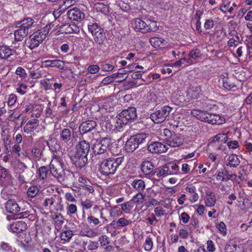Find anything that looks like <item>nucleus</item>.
<instances>
[{
    "label": "nucleus",
    "mask_w": 252,
    "mask_h": 252,
    "mask_svg": "<svg viewBox=\"0 0 252 252\" xmlns=\"http://www.w3.org/2000/svg\"><path fill=\"white\" fill-rule=\"evenodd\" d=\"M57 21L54 23H50L44 27L38 29L29 36L28 47L33 49L38 47L46 39L50 31L56 25H58Z\"/></svg>",
    "instance_id": "f257e3e1"
},
{
    "label": "nucleus",
    "mask_w": 252,
    "mask_h": 252,
    "mask_svg": "<svg viewBox=\"0 0 252 252\" xmlns=\"http://www.w3.org/2000/svg\"><path fill=\"white\" fill-rule=\"evenodd\" d=\"M131 27L136 32L142 33L155 32L158 28L156 21L148 18H134L131 21Z\"/></svg>",
    "instance_id": "f03ea898"
},
{
    "label": "nucleus",
    "mask_w": 252,
    "mask_h": 252,
    "mask_svg": "<svg viewBox=\"0 0 252 252\" xmlns=\"http://www.w3.org/2000/svg\"><path fill=\"white\" fill-rule=\"evenodd\" d=\"M192 116L197 119L212 125H221L225 123V118L219 114L209 113L198 109H193L191 112Z\"/></svg>",
    "instance_id": "7ed1b4c3"
},
{
    "label": "nucleus",
    "mask_w": 252,
    "mask_h": 252,
    "mask_svg": "<svg viewBox=\"0 0 252 252\" xmlns=\"http://www.w3.org/2000/svg\"><path fill=\"white\" fill-rule=\"evenodd\" d=\"M63 166L64 163L60 156L53 154L52 160L49 164L50 173L61 182L65 180V172Z\"/></svg>",
    "instance_id": "20e7f679"
},
{
    "label": "nucleus",
    "mask_w": 252,
    "mask_h": 252,
    "mask_svg": "<svg viewBox=\"0 0 252 252\" xmlns=\"http://www.w3.org/2000/svg\"><path fill=\"white\" fill-rule=\"evenodd\" d=\"M124 158H109L101 163L99 168V172L105 176L115 173L119 166L122 164Z\"/></svg>",
    "instance_id": "39448f33"
},
{
    "label": "nucleus",
    "mask_w": 252,
    "mask_h": 252,
    "mask_svg": "<svg viewBox=\"0 0 252 252\" xmlns=\"http://www.w3.org/2000/svg\"><path fill=\"white\" fill-rule=\"evenodd\" d=\"M90 145L86 140H82L79 142L76 147V152L75 158L76 161L80 163V166H84L87 161V156L90 151Z\"/></svg>",
    "instance_id": "423d86ee"
},
{
    "label": "nucleus",
    "mask_w": 252,
    "mask_h": 252,
    "mask_svg": "<svg viewBox=\"0 0 252 252\" xmlns=\"http://www.w3.org/2000/svg\"><path fill=\"white\" fill-rule=\"evenodd\" d=\"M137 117L136 109L135 107H130L125 109L116 118L117 126L122 127L129 121L133 120Z\"/></svg>",
    "instance_id": "0eeeda50"
},
{
    "label": "nucleus",
    "mask_w": 252,
    "mask_h": 252,
    "mask_svg": "<svg viewBox=\"0 0 252 252\" xmlns=\"http://www.w3.org/2000/svg\"><path fill=\"white\" fill-rule=\"evenodd\" d=\"M62 198L58 195H53L45 198L42 203V206L46 210L50 211H62L63 209Z\"/></svg>",
    "instance_id": "6e6552de"
},
{
    "label": "nucleus",
    "mask_w": 252,
    "mask_h": 252,
    "mask_svg": "<svg viewBox=\"0 0 252 252\" xmlns=\"http://www.w3.org/2000/svg\"><path fill=\"white\" fill-rule=\"evenodd\" d=\"M147 137V134L143 133L131 136L126 142V151L128 153H132L138 148L140 144L146 142Z\"/></svg>",
    "instance_id": "1a4fd4ad"
},
{
    "label": "nucleus",
    "mask_w": 252,
    "mask_h": 252,
    "mask_svg": "<svg viewBox=\"0 0 252 252\" xmlns=\"http://www.w3.org/2000/svg\"><path fill=\"white\" fill-rule=\"evenodd\" d=\"M162 135L165 137L164 140L166 144L172 147H179L184 141V139L181 134L172 133L167 128L163 129Z\"/></svg>",
    "instance_id": "9d476101"
},
{
    "label": "nucleus",
    "mask_w": 252,
    "mask_h": 252,
    "mask_svg": "<svg viewBox=\"0 0 252 252\" xmlns=\"http://www.w3.org/2000/svg\"><path fill=\"white\" fill-rule=\"evenodd\" d=\"M172 110V108L170 106H165L152 113L151 115V119L156 124L161 123L165 120Z\"/></svg>",
    "instance_id": "9b49d317"
},
{
    "label": "nucleus",
    "mask_w": 252,
    "mask_h": 252,
    "mask_svg": "<svg viewBox=\"0 0 252 252\" xmlns=\"http://www.w3.org/2000/svg\"><path fill=\"white\" fill-rule=\"evenodd\" d=\"M112 144L109 138H103L100 141H96L93 144V150L96 155L101 154L106 152L110 149Z\"/></svg>",
    "instance_id": "f8f14e48"
},
{
    "label": "nucleus",
    "mask_w": 252,
    "mask_h": 252,
    "mask_svg": "<svg viewBox=\"0 0 252 252\" xmlns=\"http://www.w3.org/2000/svg\"><path fill=\"white\" fill-rule=\"evenodd\" d=\"M13 179L5 168L0 167V186L1 187L10 186L13 185Z\"/></svg>",
    "instance_id": "ddd939ff"
},
{
    "label": "nucleus",
    "mask_w": 252,
    "mask_h": 252,
    "mask_svg": "<svg viewBox=\"0 0 252 252\" xmlns=\"http://www.w3.org/2000/svg\"><path fill=\"white\" fill-rule=\"evenodd\" d=\"M66 15L70 20L76 21H81L85 18L84 12L80 8L76 7L68 10Z\"/></svg>",
    "instance_id": "4468645a"
},
{
    "label": "nucleus",
    "mask_w": 252,
    "mask_h": 252,
    "mask_svg": "<svg viewBox=\"0 0 252 252\" xmlns=\"http://www.w3.org/2000/svg\"><path fill=\"white\" fill-rule=\"evenodd\" d=\"M168 147L165 144L159 142H153L148 146V150L153 154H161L166 152Z\"/></svg>",
    "instance_id": "2eb2a0df"
},
{
    "label": "nucleus",
    "mask_w": 252,
    "mask_h": 252,
    "mask_svg": "<svg viewBox=\"0 0 252 252\" xmlns=\"http://www.w3.org/2000/svg\"><path fill=\"white\" fill-rule=\"evenodd\" d=\"M154 166L152 163L149 161H145L141 164V171L145 177L149 179H151L155 175Z\"/></svg>",
    "instance_id": "dca6fc26"
},
{
    "label": "nucleus",
    "mask_w": 252,
    "mask_h": 252,
    "mask_svg": "<svg viewBox=\"0 0 252 252\" xmlns=\"http://www.w3.org/2000/svg\"><path fill=\"white\" fill-rule=\"evenodd\" d=\"M8 230L12 233H18L25 231L27 228L26 223L22 221H17L7 225Z\"/></svg>",
    "instance_id": "f3484780"
},
{
    "label": "nucleus",
    "mask_w": 252,
    "mask_h": 252,
    "mask_svg": "<svg viewBox=\"0 0 252 252\" xmlns=\"http://www.w3.org/2000/svg\"><path fill=\"white\" fill-rule=\"evenodd\" d=\"M216 175L217 180L220 182H227L236 176L235 174H229L224 168L218 170Z\"/></svg>",
    "instance_id": "a211bd4d"
},
{
    "label": "nucleus",
    "mask_w": 252,
    "mask_h": 252,
    "mask_svg": "<svg viewBox=\"0 0 252 252\" xmlns=\"http://www.w3.org/2000/svg\"><path fill=\"white\" fill-rule=\"evenodd\" d=\"M131 188L137 192H143L146 188L145 182L141 179H134L129 181Z\"/></svg>",
    "instance_id": "6ab92c4d"
},
{
    "label": "nucleus",
    "mask_w": 252,
    "mask_h": 252,
    "mask_svg": "<svg viewBox=\"0 0 252 252\" xmlns=\"http://www.w3.org/2000/svg\"><path fill=\"white\" fill-rule=\"evenodd\" d=\"M204 200L206 207H212L214 206L217 201L215 193L211 190H206Z\"/></svg>",
    "instance_id": "aec40b11"
},
{
    "label": "nucleus",
    "mask_w": 252,
    "mask_h": 252,
    "mask_svg": "<svg viewBox=\"0 0 252 252\" xmlns=\"http://www.w3.org/2000/svg\"><path fill=\"white\" fill-rule=\"evenodd\" d=\"M59 29L61 30L62 32H64L65 33H78L80 32L79 27L74 23L69 25L62 24L60 26Z\"/></svg>",
    "instance_id": "412c9836"
},
{
    "label": "nucleus",
    "mask_w": 252,
    "mask_h": 252,
    "mask_svg": "<svg viewBox=\"0 0 252 252\" xmlns=\"http://www.w3.org/2000/svg\"><path fill=\"white\" fill-rule=\"evenodd\" d=\"M186 191L189 196V200L191 203L196 202L199 198V195L196 192V189L193 185H189L185 188Z\"/></svg>",
    "instance_id": "4be33fe9"
},
{
    "label": "nucleus",
    "mask_w": 252,
    "mask_h": 252,
    "mask_svg": "<svg viewBox=\"0 0 252 252\" xmlns=\"http://www.w3.org/2000/svg\"><path fill=\"white\" fill-rule=\"evenodd\" d=\"M96 124L94 121H87L83 122L79 126V131L81 134L88 132L95 128Z\"/></svg>",
    "instance_id": "5701e85b"
},
{
    "label": "nucleus",
    "mask_w": 252,
    "mask_h": 252,
    "mask_svg": "<svg viewBox=\"0 0 252 252\" xmlns=\"http://www.w3.org/2000/svg\"><path fill=\"white\" fill-rule=\"evenodd\" d=\"M39 126V120L37 119H32L29 120L24 127V132L29 134L33 132Z\"/></svg>",
    "instance_id": "b1692460"
},
{
    "label": "nucleus",
    "mask_w": 252,
    "mask_h": 252,
    "mask_svg": "<svg viewBox=\"0 0 252 252\" xmlns=\"http://www.w3.org/2000/svg\"><path fill=\"white\" fill-rule=\"evenodd\" d=\"M5 209L9 213L17 214L20 210V207L13 200H9L5 204Z\"/></svg>",
    "instance_id": "393cba45"
},
{
    "label": "nucleus",
    "mask_w": 252,
    "mask_h": 252,
    "mask_svg": "<svg viewBox=\"0 0 252 252\" xmlns=\"http://www.w3.org/2000/svg\"><path fill=\"white\" fill-rule=\"evenodd\" d=\"M20 26L23 28L25 30L29 32V31L30 29L34 27L36 25L37 22L34 19L31 18H25L21 22Z\"/></svg>",
    "instance_id": "a878e982"
},
{
    "label": "nucleus",
    "mask_w": 252,
    "mask_h": 252,
    "mask_svg": "<svg viewBox=\"0 0 252 252\" xmlns=\"http://www.w3.org/2000/svg\"><path fill=\"white\" fill-rule=\"evenodd\" d=\"M201 89L199 87H190L187 92V96L189 99H197L199 97Z\"/></svg>",
    "instance_id": "bb28decb"
},
{
    "label": "nucleus",
    "mask_w": 252,
    "mask_h": 252,
    "mask_svg": "<svg viewBox=\"0 0 252 252\" xmlns=\"http://www.w3.org/2000/svg\"><path fill=\"white\" fill-rule=\"evenodd\" d=\"M150 42L154 48H164L166 42L162 38L159 37H152L150 39Z\"/></svg>",
    "instance_id": "cd10ccee"
},
{
    "label": "nucleus",
    "mask_w": 252,
    "mask_h": 252,
    "mask_svg": "<svg viewBox=\"0 0 252 252\" xmlns=\"http://www.w3.org/2000/svg\"><path fill=\"white\" fill-rule=\"evenodd\" d=\"M79 235L83 237H87L92 238L97 236L98 234L97 233L95 232L92 228L87 226L80 230Z\"/></svg>",
    "instance_id": "c85d7f7f"
},
{
    "label": "nucleus",
    "mask_w": 252,
    "mask_h": 252,
    "mask_svg": "<svg viewBox=\"0 0 252 252\" xmlns=\"http://www.w3.org/2000/svg\"><path fill=\"white\" fill-rule=\"evenodd\" d=\"M45 63L46 66L56 67L62 70L65 69L64 62L61 60H47L45 61Z\"/></svg>",
    "instance_id": "c756f323"
},
{
    "label": "nucleus",
    "mask_w": 252,
    "mask_h": 252,
    "mask_svg": "<svg viewBox=\"0 0 252 252\" xmlns=\"http://www.w3.org/2000/svg\"><path fill=\"white\" fill-rule=\"evenodd\" d=\"M14 51L6 46H0V58L5 59L13 55Z\"/></svg>",
    "instance_id": "7c9ffc66"
},
{
    "label": "nucleus",
    "mask_w": 252,
    "mask_h": 252,
    "mask_svg": "<svg viewBox=\"0 0 252 252\" xmlns=\"http://www.w3.org/2000/svg\"><path fill=\"white\" fill-rule=\"evenodd\" d=\"M155 172V174L159 178L170 175L169 169L166 165L156 168Z\"/></svg>",
    "instance_id": "2f4dec72"
},
{
    "label": "nucleus",
    "mask_w": 252,
    "mask_h": 252,
    "mask_svg": "<svg viewBox=\"0 0 252 252\" xmlns=\"http://www.w3.org/2000/svg\"><path fill=\"white\" fill-rule=\"evenodd\" d=\"M72 137L71 131L68 128H63L60 132L61 140L64 142H67L70 140Z\"/></svg>",
    "instance_id": "473e14b6"
},
{
    "label": "nucleus",
    "mask_w": 252,
    "mask_h": 252,
    "mask_svg": "<svg viewBox=\"0 0 252 252\" xmlns=\"http://www.w3.org/2000/svg\"><path fill=\"white\" fill-rule=\"evenodd\" d=\"M28 33L27 31L20 26L18 27V29L14 31L15 40L16 41L22 40Z\"/></svg>",
    "instance_id": "72a5a7b5"
},
{
    "label": "nucleus",
    "mask_w": 252,
    "mask_h": 252,
    "mask_svg": "<svg viewBox=\"0 0 252 252\" xmlns=\"http://www.w3.org/2000/svg\"><path fill=\"white\" fill-rule=\"evenodd\" d=\"M240 162L237 156L233 154L229 156L226 161V165L230 167H236L239 165Z\"/></svg>",
    "instance_id": "f704fd0d"
},
{
    "label": "nucleus",
    "mask_w": 252,
    "mask_h": 252,
    "mask_svg": "<svg viewBox=\"0 0 252 252\" xmlns=\"http://www.w3.org/2000/svg\"><path fill=\"white\" fill-rule=\"evenodd\" d=\"M94 8L98 12L107 15L109 12V8L108 5L101 2H97L94 4Z\"/></svg>",
    "instance_id": "c9c22d12"
},
{
    "label": "nucleus",
    "mask_w": 252,
    "mask_h": 252,
    "mask_svg": "<svg viewBox=\"0 0 252 252\" xmlns=\"http://www.w3.org/2000/svg\"><path fill=\"white\" fill-rule=\"evenodd\" d=\"M232 35H234L236 39L233 38H230L227 41V45L229 47H235L238 45L239 41H240V37L239 36L238 33L234 31L231 32Z\"/></svg>",
    "instance_id": "e433bc0d"
},
{
    "label": "nucleus",
    "mask_w": 252,
    "mask_h": 252,
    "mask_svg": "<svg viewBox=\"0 0 252 252\" xmlns=\"http://www.w3.org/2000/svg\"><path fill=\"white\" fill-rule=\"evenodd\" d=\"M122 211L126 214H130L131 212L134 205L132 201L130 200L120 205Z\"/></svg>",
    "instance_id": "4c0bfd02"
},
{
    "label": "nucleus",
    "mask_w": 252,
    "mask_h": 252,
    "mask_svg": "<svg viewBox=\"0 0 252 252\" xmlns=\"http://www.w3.org/2000/svg\"><path fill=\"white\" fill-rule=\"evenodd\" d=\"M93 36L95 42L99 45L103 44L106 38L105 34L103 29H101V31H99L94 35Z\"/></svg>",
    "instance_id": "58836bf2"
},
{
    "label": "nucleus",
    "mask_w": 252,
    "mask_h": 252,
    "mask_svg": "<svg viewBox=\"0 0 252 252\" xmlns=\"http://www.w3.org/2000/svg\"><path fill=\"white\" fill-rule=\"evenodd\" d=\"M145 197V195L143 193V192H139L135 194L130 200L132 201L134 205L135 203L137 204H142L144 202Z\"/></svg>",
    "instance_id": "ea45409f"
},
{
    "label": "nucleus",
    "mask_w": 252,
    "mask_h": 252,
    "mask_svg": "<svg viewBox=\"0 0 252 252\" xmlns=\"http://www.w3.org/2000/svg\"><path fill=\"white\" fill-rule=\"evenodd\" d=\"M15 90L17 93L23 95L27 93L28 86L21 82H19L16 86Z\"/></svg>",
    "instance_id": "a19ab883"
},
{
    "label": "nucleus",
    "mask_w": 252,
    "mask_h": 252,
    "mask_svg": "<svg viewBox=\"0 0 252 252\" xmlns=\"http://www.w3.org/2000/svg\"><path fill=\"white\" fill-rule=\"evenodd\" d=\"M37 174L40 180H45L49 174L47 168L44 166H41L39 168Z\"/></svg>",
    "instance_id": "79ce46f5"
},
{
    "label": "nucleus",
    "mask_w": 252,
    "mask_h": 252,
    "mask_svg": "<svg viewBox=\"0 0 252 252\" xmlns=\"http://www.w3.org/2000/svg\"><path fill=\"white\" fill-rule=\"evenodd\" d=\"M39 191V187L37 185L31 186L28 189L27 195L29 197L33 198L35 197Z\"/></svg>",
    "instance_id": "37998d69"
},
{
    "label": "nucleus",
    "mask_w": 252,
    "mask_h": 252,
    "mask_svg": "<svg viewBox=\"0 0 252 252\" xmlns=\"http://www.w3.org/2000/svg\"><path fill=\"white\" fill-rule=\"evenodd\" d=\"M131 223L132 221L131 220H127L124 217L120 218L116 222V226L118 228L126 226L131 224Z\"/></svg>",
    "instance_id": "c03bdc74"
},
{
    "label": "nucleus",
    "mask_w": 252,
    "mask_h": 252,
    "mask_svg": "<svg viewBox=\"0 0 252 252\" xmlns=\"http://www.w3.org/2000/svg\"><path fill=\"white\" fill-rule=\"evenodd\" d=\"M0 250L3 252H12L15 250L10 244L1 241L0 242Z\"/></svg>",
    "instance_id": "a18cd8bd"
},
{
    "label": "nucleus",
    "mask_w": 252,
    "mask_h": 252,
    "mask_svg": "<svg viewBox=\"0 0 252 252\" xmlns=\"http://www.w3.org/2000/svg\"><path fill=\"white\" fill-rule=\"evenodd\" d=\"M42 111L41 105L38 104H33L32 109L31 116L32 117L38 118L40 116V114Z\"/></svg>",
    "instance_id": "49530a36"
},
{
    "label": "nucleus",
    "mask_w": 252,
    "mask_h": 252,
    "mask_svg": "<svg viewBox=\"0 0 252 252\" xmlns=\"http://www.w3.org/2000/svg\"><path fill=\"white\" fill-rule=\"evenodd\" d=\"M89 31L92 34L94 35L99 31H101L102 28L96 23H91L88 26Z\"/></svg>",
    "instance_id": "de8ad7c7"
},
{
    "label": "nucleus",
    "mask_w": 252,
    "mask_h": 252,
    "mask_svg": "<svg viewBox=\"0 0 252 252\" xmlns=\"http://www.w3.org/2000/svg\"><path fill=\"white\" fill-rule=\"evenodd\" d=\"M110 215L113 218H117L123 215V212L120 210L118 206H115L110 210Z\"/></svg>",
    "instance_id": "09e8293b"
},
{
    "label": "nucleus",
    "mask_w": 252,
    "mask_h": 252,
    "mask_svg": "<svg viewBox=\"0 0 252 252\" xmlns=\"http://www.w3.org/2000/svg\"><path fill=\"white\" fill-rule=\"evenodd\" d=\"M73 236V232L71 230H65L62 232L60 234L61 239L65 241H69Z\"/></svg>",
    "instance_id": "8fccbe9b"
},
{
    "label": "nucleus",
    "mask_w": 252,
    "mask_h": 252,
    "mask_svg": "<svg viewBox=\"0 0 252 252\" xmlns=\"http://www.w3.org/2000/svg\"><path fill=\"white\" fill-rule=\"evenodd\" d=\"M15 74L18 75L21 80H25L27 77V74L24 68L18 67L15 71Z\"/></svg>",
    "instance_id": "3c124183"
},
{
    "label": "nucleus",
    "mask_w": 252,
    "mask_h": 252,
    "mask_svg": "<svg viewBox=\"0 0 252 252\" xmlns=\"http://www.w3.org/2000/svg\"><path fill=\"white\" fill-rule=\"evenodd\" d=\"M113 75L115 76V78H120V79L118 80L117 82H122L126 79L127 77V73L126 70H123L120 69L117 73L113 74Z\"/></svg>",
    "instance_id": "603ef678"
},
{
    "label": "nucleus",
    "mask_w": 252,
    "mask_h": 252,
    "mask_svg": "<svg viewBox=\"0 0 252 252\" xmlns=\"http://www.w3.org/2000/svg\"><path fill=\"white\" fill-rule=\"evenodd\" d=\"M62 12L61 11V10H60V11H55L53 12V15L54 16L55 19V20L52 23H54L55 22L57 21V25H55L54 27H55L56 29H59L60 28V26H61V25H60L59 24V22H60L61 21V19L62 18L61 17H60V16L62 14Z\"/></svg>",
    "instance_id": "864d4df0"
},
{
    "label": "nucleus",
    "mask_w": 252,
    "mask_h": 252,
    "mask_svg": "<svg viewBox=\"0 0 252 252\" xmlns=\"http://www.w3.org/2000/svg\"><path fill=\"white\" fill-rule=\"evenodd\" d=\"M216 227L220 233L223 236H225L227 233V229L225 223L223 221H221L218 223Z\"/></svg>",
    "instance_id": "5fc2aeb1"
},
{
    "label": "nucleus",
    "mask_w": 252,
    "mask_h": 252,
    "mask_svg": "<svg viewBox=\"0 0 252 252\" xmlns=\"http://www.w3.org/2000/svg\"><path fill=\"white\" fill-rule=\"evenodd\" d=\"M223 87L228 90H230L234 88H236L234 83L231 82L228 78H224L223 79Z\"/></svg>",
    "instance_id": "6e6d98bb"
},
{
    "label": "nucleus",
    "mask_w": 252,
    "mask_h": 252,
    "mask_svg": "<svg viewBox=\"0 0 252 252\" xmlns=\"http://www.w3.org/2000/svg\"><path fill=\"white\" fill-rule=\"evenodd\" d=\"M31 240V239L30 237L27 239V240H25L24 241L22 240H17L16 244L18 246L26 250H27L29 246V242H30Z\"/></svg>",
    "instance_id": "4d7b16f0"
},
{
    "label": "nucleus",
    "mask_w": 252,
    "mask_h": 252,
    "mask_svg": "<svg viewBox=\"0 0 252 252\" xmlns=\"http://www.w3.org/2000/svg\"><path fill=\"white\" fill-rule=\"evenodd\" d=\"M54 223L55 227L57 229H60L64 223V219L62 216H57L54 219Z\"/></svg>",
    "instance_id": "13d9d810"
},
{
    "label": "nucleus",
    "mask_w": 252,
    "mask_h": 252,
    "mask_svg": "<svg viewBox=\"0 0 252 252\" xmlns=\"http://www.w3.org/2000/svg\"><path fill=\"white\" fill-rule=\"evenodd\" d=\"M200 54V51L198 49H194L191 50L189 54V58L190 61L197 58Z\"/></svg>",
    "instance_id": "bf43d9fd"
},
{
    "label": "nucleus",
    "mask_w": 252,
    "mask_h": 252,
    "mask_svg": "<svg viewBox=\"0 0 252 252\" xmlns=\"http://www.w3.org/2000/svg\"><path fill=\"white\" fill-rule=\"evenodd\" d=\"M17 96L14 94H10L7 98V103L9 106H12L16 102Z\"/></svg>",
    "instance_id": "052dcab7"
},
{
    "label": "nucleus",
    "mask_w": 252,
    "mask_h": 252,
    "mask_svg": "<svg viewBox=\"0 0 252 252\" xmlns=\"http://www.w3.org/2000/svg\"><path fill=\"white\" fill-rule=\"evenodd\" d=\"M227 140V135L226 134L224 133L218 134L214 139L215 141H220L224 143L226 142Z\"/></svg>",
    "instance_id": "680f3d73"
},
{
    "label": "nucleus",
    "mask_w": 252,
    "mask_h": 252,
    "mask_svg": "<svg viewBox=\"0 0 252 252\" xmlns=\"http://www.w3.org/2000/svg\"><path fill=\"white\" fill-rule=\"evenodd\" d=\"M67 214L74 215L76 213L77 211V208L76 205L73 203L69 204L68 203L67 204Z\"/></svg>",
    "instance_id": "e2e57ef3"
},
{
    "label": "nucleus",
    "mask_w": 252,
    "mask_h": 252,
    "mask_svg": "<svg viewBox=\"0 0 252 252\" xmlns=\"http://www.w3.org/2000/svg\"><path fill=\"white\" fill-rule=\"evenodd\" d=\"M153 246V243L152 238L150 237H147L146 238L144 248L146 251H150L152 250Z\"/></svg>",
    "instance_id": "0e129e2a"
},
{
    "label": "nucleus",
    "mask_w": 252,
    "mask_h": 252,
    "mask_svg": "<svg viewBox=\"0 0 252 252\" xmlns=\"http://www.w3.org/2000/svg\"><path fill=\"white\" fill-rule=\"evenodd\" d=\"M81 204L83 210H88L92 207L94 202L90 199H86L84 201H82Z\"/></svg>",
    "instance_id": "69168bd1"
},
{
    "label": "nucleus",
    "mask_w": 252,
    "mask_h": 252,
    "mask_svg": "<svg viewBox=\"0 0 252 252\" xmlns=\"http://www.w3.org/2000/svg\"><path fill=\"white\" fill-rule=\"evenodd\" d=\"M11 187V186L3 187V189L1 191V196L5 200L9 198V195L11 194V192L8 191L9 189Z\"/></svg>",
    "instance_id": "338daca9"
},
{
    "label": "nucleus",
    "mask_w": 252,
    "mask_h": 252,
    "mask_svg": "<svg viewBox=\"0 0 252 252\" xmlns=\"http://www.w3.org/2000/svg\"><path fill=\"white\" fill-rule=\"evenodd\" d=\"M215 25L214 21L212 19H206L204 24V28L206 30L212 29Z\"/></svg>",
    "instance_id": "774afa93"
}]
</instances>
